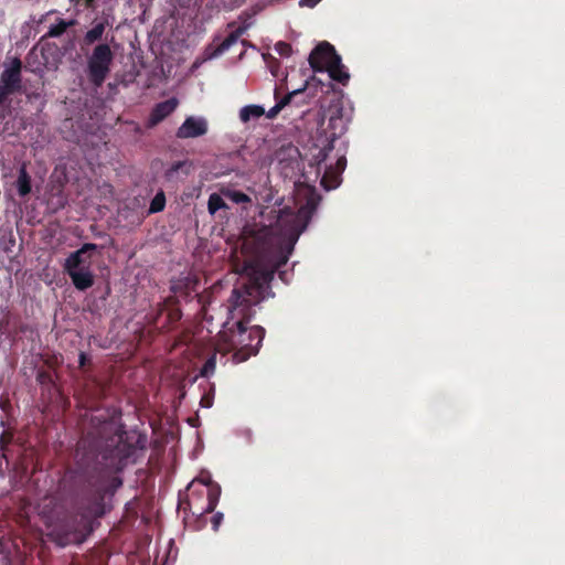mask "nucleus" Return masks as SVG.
Here are the masks:
<instances>
[{
	"mask_svg": "<svg viewBox=\"0 0 565 565\" xmlns=\"http://www.w3.org/2000/svg\"><path fill=\"white\" fill-rule=\"evenodd\" d=\"M182 317V312L179 308H173L168 311L167 318H168V324L172 326L177 323Z\"/></svg>",
	"mask_w": 565,
	"mask_h": 565,
	"instance_id": "nucleus-29",
	"label": "nucleus"
},
{
	"mask_svg": "<svg viewBox=\"0 0 565 565\" xmlns=\"http://www.w3.org/2000/svg\"><path fill=\"white\" fill-rule=\"evenodd\" d=\"M178 107V99L172 97L164 102L158 103L150 113L149 127H153L172 114Z\"/></svg>",
	"mask_w": 565,
	"mask_h": 565,
	"instance_id": "nucleus-13",
	"label": "nucleus"
},
{
	"mask_svg": "<svg viewBox=\"0 0 565 565\" xmlns=\"http://www.w3.org/2000/svg\"><path fill=\"white\" fill-rule=\"evenodd\" d=\"M275 51L280 55L288 57L291 55L292 47L289 43L279 41L275 44Z\"/></svg>",
	"mask_w": 565,
	"mask_h": 565,
	"instance_id": "nucleus-27",
	"label": "nucleus"
},
{
	"mask_svg": "<svg viewBox=\"0 0 565 565\" xmlns=\"http://www.w3.org/2000/svg\"><path fill=\"white\" fill-rule=\"evenodd\" d=\"M345 166H347L345 157H340L337 160L334 168L332 166L327 167L326 171H324V174H323V177L321 179V184L327 190L335 189L340 184V181H341L340 180V174L345 169Z\"/></svg>",
	"mask_w": 565,
	"mask_h": 565,
	"instance_id": "nucleus-14",
	"label": "nucleus"
},
{
	"mask_svg": "<svg viewBox=\"0 0 565 565\" xmlns=\"http://www.w3.org/2000/svg\"><path fill=\"white\" fill-rule=\"evenodd\" d=\"M223 518H224V515H223V513H221V512H217V513H215V514L212 516L211 522H212V527H213V530H214V531H217V530H218V527H220V525H221V523H222V521H223Z\"/></svg>",
	"mask_w": 565,
	"mask_h": 565,
	"instance_id": "nucleus-31",
	"label": "nucleus"
},
{
	"mask_svg": "<svg viewBox=\"0 0 565 565\" xmlns=\"http://www.w3.org/2000/svg\"><path fill=\"white\" fill-rule=\"evenodd\" d=\"M212 480L211 477L196 478L189 484L188 505L190 510L195 507V501L200 500L204 493L205 483Z\"/></svg>",
	"mask_w": 565,
	"mask_h": 565,
	"instance_id": "nucleus-16",
	"label": "nucleus"
},
{
	"mask_svg": "<svg viewBox=\"0 0 565 565\" xmlns=\"http://www.w3.org/2000/svg\"><path fill=\"white\" fill-rule=\"evenodd\" d=\"M22 62L14 57L9 67L0 74V104L3 105L11 95L22 90Z\"/></svg>",
	"mask_w": 565,
	"mask_h": 565,
	"instance_id": "nucleus-7",
	"label": "nucleus"
},
{
	"mask_svg": "<svg viewBox=\"0 0 565 565\" xmlns=\"http://www.w3.org/2000/svg\"><path fill=\"white\" fill-rule=\"evenodd\" d=\"M309 65L316 72L327 71L331 79L347 85L350 79L349 73L342 64L341 56L329 42L319 43L308 57Z\"/></svg>",
	"mask_w": 565,
	"mask_h": 565,
	"instance_id": "nucleus-4",
	"label": "nucleus"
},
{
	"mask_svg": "<svg viewBox=\"0 0 565 565\" xmlns=\"http://www.w3.org/2000/svg\"><path fill=\"white\" fill-rule=\"evenodd\" d=\"M322 131L323 135L321 134L317 138L316 148L318 152L313 154L315 162L318 167L327 160L329 153L334 148V141L345 131L342 107H335L329 116L327 128H323Z\"/></svg>",
	"mask_w": 565,
	"mask_h": 565,
	"instance_id": "nucleus-5",
	"label": "nucleus"
},
{
	"mask_svg": "<svg viewBox=\"0 0 565 565\" xmlns=\"http://www.w3.org/2000/svg\"><path fill=\"white\" fill-rule=\"evenodd\" d=\"M163 310H164V308H163V307H162V308H160V310H159V312H158L157 317L153 319V323H157L158 317L163 312Z\"/></svg>",
	"mask_w": 565,
	"mask_h": 565,
	"instance_id": "nucleus-33",
	"label": "nucleus"
},
{
	"mask_svg": "<svg viewBox=\"0 0 565 565\" xmlns=\"http://www.w3.org/2000/svg\"><path fill=\"white\" fill-rule=\"evenodd\" d=\"M97 248L96 244L85 243L79 249L71 253L67 258H71V264L76 265L81 262H92L88 252L95 250Z\"/></svg>",
	"mask_w": 565,
	"mask_h": 565,
	"instance_id": "nucleus-19",
	"label": "nucleus"
},
{
	"mask_svg": "<svg viewBox=\"0 0 565 565\" xmlns=\"http://www.w3.org/2000/svg\"><path fill=\"white\" fill-rule=\"evenodd\" d=\"M199 279L196 276L188 274L180 276L171 281V291L181 298L190 299L193 292H196Z\"/></svg>",
	"mask_w": 565,
	"mask_h": 565,
	"instance_id": "nucleus-9",
	"label": "nucleus"
},
{
	"mask_svg": "<svg viewBox=\"0 0 565 565\" xmlns=\"http://www.w3.org/2000/svg\"><path fill=\"white\" fill-rule=\"evenodd\" d=\"M246 29L244 26H238L236 30L231 32L221 43H218L216 46L210 45L205 54L207 58H214L226 51L230 50L231 46L237 43L238 39L245 33Z\"/></svg>",
	"mask_w": 565,
	"mask_h": 565,
	"instance_id": "nucleus-12",
	"label": "nucleus"
},
{
	"mask_svg": "<svg viewBox=\"0 0 565 565\" xmlns=\"http://www.w3.org/2000/svg\"><path fill=\"white\" fill-rule=\"evenodd\" d=\"M207 125L204 119L188 117L179 127L177 137L181 139L195 138L205 135Z\"/></svg>",
	"mask_w": 565,
	"mask_h": 565,
	"instance_id": "nucleus-10",
	"label": "nucleus"
},
{
	"mask_svg": "<svg viewBox=\"0 0 565 565\" xmlns=\"http://www.w3.org/2000/svg\"><path fill=\"white\" fill-rule=\"evenodd\" d=\"M191 164L188 161H177L171 164L166 171V179L173 181L177 179L178 173L181 171L184 175L190 173Z\"/></svg>",
	"mask_w": 565,
	"mask_h": 565,
	"instance_id": "nucleus-22",
	"label": "nucleus"
},
{
	"mask_svg": "<svg viewBox=\"0 0 565 565\" xmlns=\"http://www.w3.org/2000/svg\"><path fill=\"white\" fill-rule=\"evenodd\" d=\"M53 12H54L53 10H52V11H50V12H47L45 15H43V17L40 19V22H43V20L45 19V17H46V15H49V14H51V13H53Z\"/></svg>",
	"mask_w": 565,
	"mask_h": 565,
	"instance_id": "nucleus-34",
	"label": "nucleus"
},
{
	"mask_svg": "<svg viewBox=\"0 0 565 565\" xmlns=\"http://www.w3.org/2000/svg\"><path fill=\"white\" fill-rule=\"evenodd\" d=\"M166 206V195L163 191H159L150 202L149 205V214L159 213L164 210Z\"/></svg>",
	"mask_w": 565,
	"mask_h": 565,
	"instance_id": "nucleus-24",
	"label": "nucleus"
},
{
	"mask_svg": "<svg viewBox=\"0 0 565 565\" xmlns=\"http://www.w3.org/2000/svg\"><path fill=\"white\" fill-rule=\"evenodd\" d=\"M204 491L206 492V504L199 509L198 503L195 502V507L191 510L193 514L203 515L212 513L218 503L221 497V487L218 483L213 480H209V482L205 483Z\"/></svg>",
	"mask_w": 565,
	"mask_h": 565,
	"instance_id": "nucleus-11",
	"label": "nucleus"
},
{
	"mask_svg": "<svg viewBox=\"0 0 565 565\" xmlns=\"http://www.w3.org/2000/svg\"><path fill=\"white\" fill-rule=\"evenodd\" d=\"M90 363V359L85 352H79L78 354V366L81 370H85V366Z\"/></svg>",
	"mask_w": 565,
	"mask_h": 565,
	"instance_id": "nucleus-32",
	"label": "nucleus"
},
{
	"mask_svg": "<svg viewBox=\"0 0 565 565\" xmlns=\"http://www.w3.org/2000/svg\"><path fill=\"white\" fill-rule=\"evenodd\" d=\"M302 95H303V92L301 89H294L292 92H289L285 96L279 97V90H278V88H275L274 97L276 99V104L267 113L265 111L266 117L268 119L276 118L278 116V114L285 107L289 106L295 98L301 97Z\"/></svg>",
	"mask_w": 565,
	"mask_h": 565,
	"instance_id": "nucleus-15",
	"label": "nucleus"
},
{
	"mask_svg": "<svg viewBox=\"0 0 565 565\" xmlns=\"http://www.w3.org/2000/svg\"><path fill=\"white\" fill-rule=\"evenodd\" d=\"M263 115H265V109L259 105H247L239 110V119L243 122H248L252 119H258Z\"/></svg>",
	"mask_w": 565,
	"mask_h": 565,
	"instance_id": "nucleus-20",
	"label": "nucleus"
},
{
	"mask_svg": "<svg viewBox=\"0 0 565 565\" xmlns=\"http://www.w3.org/2000/svg\"><path fill=\"white\" fill-rule=\"evenodd\" d=\"M306 87H307V84L302 88H300L303 92V95L301 97L295 98L289 106L301 107L303 105H308L309 104L310 96L307 93V88Z\"/></svg>",
	"mask_w": 565,
	"mask_h": 565,
	"instance_id": "nucleus-28",
	"label": "nucleus"
},
{
	"mask_svg": "<svg viewBox=\"0 0 565 565\" xmlns=\"http://www.w3.org/2000/svg\"><path fill=\"white\" fill-rule=\"evenodd\" d=\"M14 434L13 431L6 429L0 435V449L4 454L8 450L9 445L13 441Z\"/></svg>",
	"mask_w": 565,
	"mask_h": 565,
	"instance_id": "nucleus-26",
	"label": "nucleus"
},
{
	"mask_svg": "<svg viewBox=\"0 0 565 565\" xmlns=\"http://www.w3.org/2000/svg\"><path fill=\"white\" fill-rule=\"evenodd\" d=\"M77 24V20H64L58 18L54 24H52L43 39H52L62 36L70 28H73Z\"/></svg>",
	"mask_w": 565,
	"mask_h": 565,
	"instance_id": "nucleus-17",
	"label": "nucleus"
},
{
	"mask_svg": "<svg viewBox=\"0 0 565 565\" xmlns=\"http://www.w3.org/2000/svg\"><path fill=\"white\" fill-rule=\"evenodd\" d=\"M231 199L235 203H248V202H250V198L247 194H245L244 192H241V191L232 192Z\"/></svg>",
	"mask_w": 565,
	"mask_h": 565,
	"instance_id": "nucleus-30",
	"label": "nucleus"
},
{
	"mask_svg": "<svg viewBox=\"0 0 565 565\" xmlns=\"http://www.w3.org/2000/svg\"><path fill=\"white\" fill-rule=\"evenodd\" d=\"M298 195L305 200V203L299 207L297 214L288 207L281 209L278 212L276 225L280 231H284L288 235L289 241L285 246L286 248L279 254L276 263L277 268L284 266L288 262L294 244L301 232L306 228L321 200L316 188L310 185L300 186L298 189Z\"/></svg>",
	"mask_w": 565,
	"mask_h": 565,
	"instance_id": "nucleus-3",
	"label": "nucleus"
},
{
	"mask_svg": "<svg viewBox=\"0 0 565 565\" xmlns=\"http://www.w3.org/2000/svg\"><path fill=\"white\" fill-rule=\"evenodd\" d=\"M18 193L21 198L26 196L31 193V177L26 171V166L23 163L19 169V175L15 182Z\"/></svg>",
	"mask_w": 565,
	"mask_h": 565,
	"instance_id": "nucleus-18",
	"label": "nucleus"
},
{
	"mask_svg": "<svg viewBox=\"0 0 565 565\" xmlns=\"http://www.w3.org/2000/svg\"><path fill=\"white\" fill-rule=\"evenodd\" d=\"M227 207L223 198L217 193H212L207 201L209 213L214 215L217 211Z\"/></svg>",
	"mask_w": 565,
	"mask_h": 565,
	"instance_id": "nucleus-23",
	"label": "nucleus"
},
{
	"mask_svg": "<svg viewBox=\"0 0 565 565\" xmlns=\"http://www.w3.org/2000/svg\"><path fill=\"white\" fill-rule=\"evenodd\" d=\"M262 286L253 282L234 288L227 299V319L218 333L216 351L233 352V361L242 363L256 355L265 338L260 326L247 327L255 315L254 307L262 300Z\"/></svg>",
	"mask_w": 565,
	"mask_h": 565,
	"instance_id": "nucleus-2",
	"label": "nucleus"
},
{
	"mask_svg": "<svg viewBox=\"0 0 565 565\" xmlns=\"http://www.w3.org/2000/svg\"><path fill=\"white\" fill-rule=\"evenodd\" d=\"M311 1H312V0H310V2H311ZM305 2H309V0H301V1H300V4H302V3H305Z\"/></svg>",
	"mask_w": 565,
	"mask_h": 565,
	"instance_id": "nucleus-35",
	"label": "nucleus"
},
{
	"mask_svg": "<svg viewBox=\"0 0 565 565\" xmlns=\"http://www.w3.org/2000/svg\"><path fill=\"white\" fill-rule=\"evenodd\" d=\"M64 270L70 276L74 287L79 291H85L95 282V276L92 270V262H81L76 265L71 264V258H66Z\"/></svg>",
	"mask_w": 565,
	"mask_h": 565,
	"instance_id": "nucleus-8",
	"label": "nucleus"
},
{
	"mask_svg": "<svg viewBox=\"0 0 565 565\" xmlns=\"http://www.w3.org/2000/svg\"><path fill=\"white\" fill-rule=\"evenodd\" d=\"M146 448V438L128 441L127 433L115 420L94 416L92 427L77 443L76 461L67 469L65 481L82 493L76 513L53 529L51 536L61 547L82 544L92 533V523L106 513L105 499L122 486L118 476L135 462L137 454Z\"/></svg>",
	"mask_w": 565,
	"mask_h": 565,
	"instance_id": "nucleus-1",
	"label": "nucleus"
},
{
	"mask_svg": "<svg viewBox=\"0 0 565 565\" xmlns=\"http://www.w3.org/2000/svg\"><path fill=\"white\" fill-rule=\"evenodd\" d=\"M215 365H216V355L213 354L203 364V366H202V369L200 371L201 376L207 377L211 374H213L214 371H215Z\"/></svg>",
	"mask_w": 565,
	"mask_h": 565,
	"instance_id": "nucleus-25",
	"label": "nucleus"
},
{
	"mask_svg": "<svg viewBox=\"0 0 565 565\" xmlns=\"http://www.w3.org/2000/svg\"><path fill=\"white\" fill-rule=\"evenodd\" d=\"M106 21H102L96 23L90 30H88L84 35V43L86 45L94 44L103 38V34L106 29Z\"/></svg>",
	"mask_w": 565,
	"mask_h": 565,
	"instance_id": "nucleus-21",
	"label": "nucleus"
},
{
	"mask_svg": "<svg viewBox=\"0 0 565 565\" xmlns=\"http://www.w3.org/2000/svg\"><path fill=\"white\" fill-rule=\"evenodd\" d=\"M114 53L107 43L97 44L87 58L86 75L94 88H99L110 73Z\"/></svg>",
	"mask_w": 565,
	"mask_h": 565,
	"instance_id": "nucleus-6",
	"label": "nucleus"
}]
</instances>
